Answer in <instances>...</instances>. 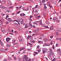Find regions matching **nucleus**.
I'll list each match as a JSON object with an SVG mask.
<instances>
[{
  "instance_id": "obj_56",
  "label": "nucleus",
  "mask_w": 61,
  "mask_h": 61,
  "mask_svg": "<svg viewBox=\"0 0 61 61\" xmlns=\"http://www.w3.org/2000/svg\"><path fill=\"white\" fill-rule=\"evenodd\" d=\"M2 8H3V9H4V8H5V7H4V6H2Z\"/></svg>"
},
{
  "instance_id": "obj_7",
  "label": "nucleus",
  "mask_w": 61,
  "mask_h": 61,
  "mask_svg": "<svg viewBox=\"0 0 61 61\" xmlns=\"http://www.w3.org/2000/svg\"><path fill=\"white\" fill-rule=\"evenodd\" d=\"M38 43L39 44H43V42L42 41H38Z\"/></svg>"
},
{
  "instance_id": "obj_4",
  "label": "nucleus",
  "mask_w": 61,
  "mask_h": 61,
  "mask_svg": "<svg viewBox=\"0 0 61 61\" xmlns=\"http://www.w3.org/2000/svg\"><path fill=\"white\" fill-rule=\"evenodd\" d=\"M7 20L9 22H12V21H13V20H12V19L10 18H8Z\"/></svg>"
},
{
  "instance_id": "obj_18",
  "label": "nucleus",
  "mask_w": 61,
  "mask_h": 61,
  "mask_svg": "<svg viewBox=\"0 0 61 61\" xmlns=\"http://www.w3.org/2000/svg\"><path fill=\"white\" fill-rule=\"evenodd\" d=\"M40 25H41L42 24V20L39 21Z\"/></svg>"
},
{
  "instance_id": "obj_27",
  "label": "nucleus",
  "mask_w": 61,
  "mask_h": 61,
  "mask_svg": "<svg viewBox=\"0 0 61 61\" xmlns=\"http://www.w3.org/2000/svg\"><path fill=\"white\" fill-rule=\"evenodd\" d=\"M44 27H45V28H49V27H48V26H45Z\"/></svg>"
},
{
  "instance_id": "obj_11",
  "label": "nucleus",
  "mask_w": 61,
  "mask_h": 61,
  "mask_svg": "<svg viewBox=\"0 0 61 61\" xmlns=\"http://www.w3.org/2000/svg\"><path fill=\"white\" fill-rule=\"evenodd\" d=\"M2 31L3 32V33H5V29L4 28H2L1 29Z\"/></svg>"
},
{
  "instance_id": "obj_64",
  "label": "nucleus",
  "mask_w": 61,
  "mask_h": 61,
  "mask_svg": "<svg viewBox=\"0 0 61 61\" xmlns=\"http://www.w3.org/2000/svg\"><path fill=\"white\" fill-rule=\"evenodd\" d=\"M59 55H60V56H61V51L59 53Z\"/></svg>"
},
{
  "instance_id": "obj_1",
  "label": "nucleus",
  "mask_w": 61,
  "mask_h": 61,
  "mask_svg": "<svg viewBox=\"0 0 61 61\" xmlns=\"http://www.w3.org/2000/svg\"><path fill=\"white\" fill-rule=\"evenodd\" d=\"M11 39V38H10L9 37H7L6 38V40L7 42H9V41H10Z\"/></svg>"
},
{
  "instance_id": "obj_25",
  "label": "nucleus",
  "mask_w": 61,
  "mask_h": 61,
  "mask_svg": "<svg viewBox=\"0 0 61 61\" xmlns=\"http://www.w3.org/2000/svg\"><path fill=\"white\" fill-rule=\"evenodd\" d=\"M24 23V21L23 20H22L20 22V23L21 24H23Z\"/></svg>"
},
{
  "instance_id": "obj_54",
  "label": "nucleus",
  "mask_w": 61,
  "mask_h": 61,
  "mask_svg": "<svg viewBox=\"0 0 61 61\" xmlns=\"http://www.w3.org/2000/svg\"><path fill=\"white\" fill-rule=\"evenodd\" d=\"M43 54H45V53H46V51H43Z\"/></svg>"
},
{
  "instance_id": "obj_63",
  "label": "nucleus",
  "mask_w": 61,
  "mask_h": 61,
  "mask_svg": "<svg viewBox=\"0 0 61 61\" xmlns=\"http://www.w3.org/2000/svg\"><path fill=\"white\" fill-rule=\"evenodd\" d=\"M6 24H8V23H9V22H8V21H7L6 22Z\"/></svg>"
},
{
  "instance_id": "obj_50",
  "label": "nucleus",
  "mask_w": 61,
  "mask_h": 61,
  "mask_svg": "<svg viewBox=\"0 0 61 61\" xmlns=\"http://www.w3.org/2000/svg\"><path fill=\"white\" fill-rule=\"evenodd\" d=\"M42 26V27H44V26H45V25H44L43 24H42L41 25Z\"/></svg>"
},
{
  "instance_id": "obj_30",
  "label": "nucleus",
  "mask_w": 61,
  "mask_h": 61,
  "mask_svg": "<svg viewBox=\"0 0 61 61\" xmlns=\"http://www.w3.org/2000/svg\"><path fill=\"white\" fill-rule=\"evenodd\" d=\"M47 7H46V6H44V9H45V10H46V8Z\"/></svg>"
},
{
  "instance_id": "obj_43",
  "label": "nucleus",
  "mask_w": 61,
  "mask_h": 61,
  "mask_svg": "<svg viewBox=\"0 0 61 61\" xmlns=\"http://www.w3.org/2000/svg\"><path fill=\"white\" fill-rule=\"evenodd\" d=\"M38 7V5H36L35 7V8H37Z\"/></svg>"
},
{
  "instance_id": "obj_35",
  "label": "nucleus",
  "mask_w": 61,
  "mask_h": 61,
  "mask_svg": "<svg viewBox=\"0 0 61 61\" xmlns=\"http://www.w3.org/2000/svg\"><path fill=\"white\" fill-rule=\"evenodd\" d=\"M38 22H39V21H36L35 22V23H34V24H37V23H38Z\"/></svg>"
},
{
  "instance_id": "obj_62",
  "label": "nucleus",
  "mask_w": 61,
  "mask_h": 61,
  "mask_svg": "<svg viewBox=\"0 0 61 61\" xmlns=\"http://www.w3.org/2000/svg\"><path fill=\"white\" fill-rule=\"evenodd\" d=\"M14 27H15V28H16L17 27V26L16 25H14Z\"/></svg>"
},
{
  "instance_id": "obj_31",
  "label": "nucleus",
  "mask_w": 61,
  "mask_h": 61,
  "mask_svg": "<svg viewBox=\"0 0 61 61\" xmlns=\"http://www.w3.org/2000/svg\"><path fill=\"white\" fill-rule=\"evenodd\" d=\"M27 51H31V49H27Z\"/></svg>"
},
{
  "instance_id": "obj_12",
  "label": "nucleus",
  "mask_w": 61,
  "mask_h": 61,
  "mask_svg": "<svg viewBox=\"0 0 61 61\" xmlns=\"http://www.w3.org/2000/svg\"><path fill=\"white\" fill-rule=\"evenodd\" d=\"M50 52L52 54L53 53V51H52V49L51 48H50Z\"/></svg>"
},
{
  "instance_id": "obj_60",
  "label": "nucleus",
  "mask_w": 61,
  "mask_h": 61,
  "mask_svg": "<svg viewBox=\"0 0 61 61\" xmlns=\"http://www.w3.org/2000/svg\"><path fill=\"white\" fill-rule=\"evenodd\" d=\"M7 60V59H4L3 60V61H6Z\"/></svg>"
},
{
  "instance_id": "obj_57",
  "label": "nucleus",
  "mask_w": 61,
  "mask_h": 61,
  "mask_svg": "<svg viewBox=\"0 0 61 61\" xmlns=\"http://www.w3.org/2000/svg\"><path fill=\"white\" fill-rule=\"evenodd\" d=\"M9 34H10V35H13V33H12L11 32Z\"/></svg>"
},
{
  "instance_id": "obj_28",
  "label": "nucleus",
  "mask_w": 61,
  "mask_h": 61,
  "mask_svg": "<svg viewBox=\"0 0 61 61\" xmlns=\"http://www.w3.org/2000/svg\"><path fill=\"white\" fill-rule=\"evenodd\" d=\"M21 60V58H18V61H20V60Z\"/></svg>"
},
{
  "instance_id": "obj_26",
  "label": "nucleus",
  "mask_w": 61,
  "mask_h": 61,
  "mask_svg": "<svg viewBox=\"0 0 61 61\" xmlns=\"http://www.w3.org/2000/svg\"><path fill=\"white\" fill-rule=\"evenodd\" d=\"M15 21H16V22H20V20H14Z\"/></svg>"
},
{
  "instance_id": "obj_29",
  "label": "nucleus",
  "mask_w": 61,
  "mask_h": 61,
  "mask_svg": "<svg viewBox=\"0 0 61 61\" xmlns=\"http://www.w3.org/2000/svg\"><path fill=\"white\" fill-rule=\"evenodd\" d=\"M14 7L13 6H11L9 8V9H13Z\"/></svg>"
},
{
  "instance_id": "obj_52",
  "label": "nucleus",
  "mask_w": 61,
  "mask_h": 61,
  "mask_svg": "<svg viewBox=\"0 0 61 61\" xmlns=\"http://www.w3.org/2000/svg\"><path fill=\"white\" fill-rule=\"evenodd\" d=\"M44 59H46L47 60H48V59H47V58L46 57H44Z\"/></svg>"
},
{
  "instance_id": "obj_55",
  "label": "nucleus",
  "mask_w": 61,
  "mask_h": 61,
  "mask_svg": "<svg viewBox=\"0 0 61 61\" xmlns=\"http://www.w3.org/2000/svg\"><path fill=\"white\" fill-rule=\"evenodd\" d=\"M30 18H32V17H33V16H32V15H30Z\"/></svg>"
},
{
  "instance_id": "obj_37",
  "label": "nucleus",
  "mask_w": 61,
  "mask_h": 61,
  "mask_svg": "<svg viewBox=\"0 0 61 61\" xmlns=\"http://www.w3.org/2000/svg\"><path fill=\"white\" fill-rule=\"evenodd\" d=\"M26 55H25L23 57V58H26Z\"/></svg>"
},
{
  "instance_id": "obj_41",
  "label": "nucleus",
  "mask_w": 61,
  "mask_h": 61,
  "mask_svg": "<svg viewBox=\"0 0 61 61\" xmlns=\"http://www.w3.org/2000/svg\"><path fill=\"white\" fill-rule=\"evenodd\" d=\"M19 41L20 42V43L21 42H22V39H20Z\"/></svg>"
},
{
  "instance_id": "obj_15",
  "label": "nucleus",
  "mask_w": 61,
  "mask_h": 61,
  "mask_svg": "<svg viewBox=\"0 0 61 61\" xmlns=\"http://www.w3.org/2000/svg\"><path fill=\"white\" fill-rule=\"evenodd\" d=\"M56 17H54V18H53V21L54 22H55L56 21Z\"/></svg>"
},
{
  "instance_id": "obj_36",
  "label": "nucleus",
  "mask_w": 61,
  "mask_h": 61,
  "mask_svg": "<svg viewBox=\"0 0 61 61\" xmlns=\"http://www.w3.org/2000/svg\"><path fill=\"white\" fill-rule=\"evenodd\" d=\"M60 51V49H58L57 50V52H59Z\"/></svg>"
},
{
  "instance_id": "obj_22",
  "label": "nucleus",
  "mask_w": 61,
  "mask_h": 61,
  "mask_svg": "<svg viewBox=\"0 0 61 61\" xmlns=\"http://www.w3.org/2000/svg\"><path fill=\"white\" fill-rule=\"evenodd\" d=\"M1 3L2 5H5V1H3L1 2Z\"/></svg>"
},
{
  "instance_id": "obj_10",
  "label": "nucleus",
  "mask_w": 61,
  "mask_h": 61,
  "mask_svg": "<svg viewBox=\"0 0 61 61\" xmlns=\"http://www.w3.org/2000/svg\"><path fill=\"white\" fill-rule=\"evenodd\" d=\"M54 29V27L53 26H51L50 29L51 30H52Z\"/></svg>"
},
{
  "instance_id": "obj_59",
  "label": "nucleus",
  "mask_w": 61,
  "mask_h": 61,
  "mask_svg": "<svg viewBox=\"0 0 61 61\" xmlns=\"http://www.w3.org/2000/svg\"><path fill=\"white\" fill-rule=\"evenodd\" d=\"M50 44H47V46H50Z\"/></svg>"
},
{
  "instance_id": "obj_17",
  "label": "nucleus",
  "mask_w": 61,
  "mask_h": 61,
  "mask_svg": "<svg viewBox=\"0 0 61 61\" xmlns=\"http://www.w3.org/2000/svg\"><path fill=\"white\" fill-rule=\"evenodd\" d=\"M0 51L1 52H5V51L4 50V49H0Z\"/></svg>"
},
{
  "instance_id": "obj_14",
  "label": "nucleus",
  "mask_w": 61,
  "mask_h": 61,
  "mask_svg": "<svg viewBox=\"0 0 61 61\" xmlns=\"http://www.w3.org/2000/svg\"><path fill=\"white\" fill-rule=\"evenodd\" d=\"M20 16H22V15H23V16H25V14L24 13H23V14L21 13L20 14Z\"/></svg>"
},
{
  "instance_id": "obj_23",
  "label": "nucleus",
  "mask_w": 61,
  "mask_h": 61,
  "mask_svg": "<svg viewBox=\"0 0 61 61\" xmlns=\"http://www.w3.org/2000/svg\"><path fill=\"white\" fill-rule=\"evenodd\" d=\"M24 10L25 11H28V10H29V8L28 7H27V9H24Z\"/></svg>"
},
{
  "instance_id": "obj_48",
  "label": "nucleus",
  "mask_w": 61,
  "mask_h": 61,
  "mask_svg": "<svg viewBox=\"0 0 61 61\" xmlns=\"http://www.w3.org/2000/svg\"><path fill=\"white\" fill-rule=\"evenodd\" d=\"M52 61H56V59L54 58L52 60Z\"/></svg>"
},
{
  "instance_id": "obj_38",
  "label": "nucleus",
  "mask_w": 61,
  "mask_h": 61,
  "mask_svg": "<svg viewBox=\"0 0 61 61\" xmlns=\"http://www.w3.org/2000/svg\"><path fill=\"white\" fill-rule=\"evenodd\" d=\"M8 3L9 4H11V1H8Z\"/></svg>"
},
{
  "instance_id": "obj_39",
  "label": "nucleus",
  "mask_w": 61,
  "mask_h": 61,
  "mask_svg": "<svg viewBox=\"0 0 61 61\" xmlns=\"http://www.w3.org/2000/svg\"><path fill=\"white\" fill-rule=\"evenodd\" d=\"M45 0H43L42 1V3H45Z\"/></svg>"
},
{
  "instance_id": "obj_2",
  "label": "nucleus",
  "mask_w": 61,
  "mask_h": 61,
  "mask_svg": "<svg viewBox=\"0 0 61 61\" xmlns=\"http://www.w3.org/2000/svg\"><path fill=\"white\" fill-rule=\"evenodd\" d=\"M30 38L31 39H32L33 38H32V37L31 36H30L29 35L28 36L27 38V40H28L29 39V38Z\"/></svg>"
},
{
  "instance_id": "obj_34",
  "label": "nucleus",
  "mask_w": 61,
  "mask_h": 61,
  "mask_svg": "<svg viewBox=\"0 0 61 61\" xmlns=\"http://www.w3.org/2000/svg\"><path fill=\"white\" fill-rule=\"evenodd\" d=\"M56 35L57 36H58V35H59V33L57 32H56Z\"/></svg>"
},
{
  "instance_id": "obj_47",
  "label": "nucleus",
  "mask_w": 61,
  "mask_h": 61,
  "mask_svg": "<svg viewBox=\"0 0 61 61\" xmlns=\"http://www.w3.org/2000/svg\"><path fill=\"white\" fill-rule=\"evenodd\" d=\"M48 41V39H46L45 40V41L46 42H47V41Z\"/></svg>"
},
{
  "instance_id": "obj_32",
  "label": "nucleus",
  "mask_w": 61,
  "mask_h": 61,
  "mask_svg": "<svg viewBox=\"0 0 61 61\" xmlns=\"http://www.w3.org/2000/svg\"><path fill=\"white\" fill-rule=\"evenodd\" d=\"M35 13H37L38 12V11H37V10L36 9L35 11Z\"/></svg>"
},
{
  "instance_id": "obj_49",
  "label": "nucleus",
  "mask_w": 61,
  "mask_h": 61,
  "mask_svg": "<svg viewBox=\"0 0 61 61\" xmlns=\"http://www.w3.org/2000/svg\"><path fill=\"white\" fill-rule=\"evenodd\" d=\"M46 22L47 24H49V22H48V21H46Z\"/></svg>"
},
{
  "instance_id": "obj_16",
  "label": "nucleus",
  "mask_w": 61,
  "mask_h": 61,
  "mask_svg": "<svg viewBox=\"0 0 61 61\" xmlns=\"http://www.w3.org/2000/svg\"><path fill=\"white\" fill-rule=\"evenodd\" d=\"M56 40H60V41H61V38H56Z\"/></svg>"
},
{
  "instance_id": "obj_33",
  "label": "nucleus",
  "mask_w": 61,
  "mask_h": 61,
  "mask_svg": "<svg viewBox=\"0 0 61 61\" xmlns=\"http://www.w3.org/2000/svg\"><path fill=\"white\" fill-rule=\"evenodd\" d=\"M15 39L13 40H12V42L13 43H14L15 42Z\"/></svg>"
},
{
  "instance_id": "obj_5",
  "label": "nucleus",
  "mask_w": 61,
  "mask_h": 61,
  "mask_svg": "<svg viewBox=\"0 0 61 61\" xmlns=\"http://www.w3.org/2000/svg\"><path fill=\"white\" fill-rule=\"evenodd\" d=\"M25 49V47H22V48H20V51H21L22 50H24Z\"/></svg>"
},
{
  "instance_id": "obj_61",
  "label": "nucleus",
  "mask_w": 61,
  "mask_h": 61,
  "mask_svg": "<svg viewBox=\"0 0 61 61\" xmlns=\"http://www.w3.org/2000/svg\"><path fill=\"white\" fill-rule=\"evenodd\" d=\"M30 26H31V27H33V25L31 24L30 25Z\"/></svg>"
},
{
  "instance_id": "obj_24",
  "label": "nucleus",
  "mask_w": 61,
  "mask_h": 61,
  "mask_svg": "<svg viewBox=\"0 0 61 61\" xmlns=\"http://www.w3.org/2000/svg\"><path fill=\"white\" fill-rule=\"evenodd\" d=\"M47 5L48 6V5H50V2H48V3L47 4Z\"/></svg>"
},
{
  "instance_id": "obj_13",
  "label": "nucleus",
  "mask_w": 61,
  "mask_h": 61,
  "mask_svg": "<svg viewBox=\"0 0 61 61\" xmlns=\"http://www.w3.org/2000/svg\"><path fill=\"white\" fill-rule=\"evenodd\" d=\"M39 31V29L38 28L35 30V32H38V31Z\"/></svg>"
},
{
  "instance_id": "obj_6",
  "label": "nucleus",
  "mask_w": 61,
  "mask_h": 61,
  "mask_svg": "<svg viewBox=\"0 0 61 61\" xmlns=\"http://www.w3.org/2000/svg\"><path fill=\"white\" fill-rule=\"evenodd\" d=\"M28 25H27V24H26L25 25V26L24 27V28L25 29H27V28H28Z\"/></svg>"
},
{
  "instance_id": "obj_19",
  "label": "nucleus",
  "mask_w": 61,
  "mask_h": 61,
  "mask_svg": "<svg viewBox=\"0 0 61 61\" xmlns=\"http://www.w3.org/2000/svg\"><path fill=\"white\" fill-rule=\"evenodd\" d=\"M57 31H61V29L59 28H57Z\"/></svg>"
},
{
  "instance_id": "obj_42",
  "label": "nucleus",
  "mask_w": 61,
  "mask_h": 61,
  "mask_svg": "<svg viewBox=\"0 0 61 61\" xmlns=\"http://www.w3.org/2000/svg\"><path fill=\"white\" fill-rule=\"evenodd\" d=\"M0 44L1 46H4V44H3L1 42Z\"/></svg>"
},
{
  "instance_id": "obj_44",
  "label": "nucleus",
  "mask_w": 61,
  "mask_h": 61,
  "mask_svg": "<svg viewBox=\"0 0 61 61\" xmlns=\"http://www.w3.org/2000/svg\"><path fill=\"white\" fill-rule=\"evenodd\" d=\"M28 59V57H26L25 59V60H27Z\"/></svg>"
},
{
  "instance_id": "obj_9",
  "label": "nucleus",
  "mask_w": 61,
  "mask_h": 61,
  "mask_svg": "<svg viewBox=\"0 0 61 61\" xmlns=\"http://www.w3.org/2000/svg\"><path fill=\"white\" fill-rule=\"evenodd\" d=\"M43 36L41 35L40 36V40L42 39L43 38Z\"/></svg>"
},
{
  "instance_id": "obj_3",
  "label": "nucleus",
  "mask_w": 61,
  "mask_h": 61,
  "mask_svg": "<svg viewBox=\"0 0 61 61\" xmlns=\"http://www.w3.org/2000/svg\"><path fill=\"white\" fill-rule=\"evenodd\" d=\"M52 55V53H50L49 55L48 56V57H49V58H51Z\"/></svg>"
},
{
  "instance_id": "obj_51",
  "label": "nucleus",
  "mask_w": 61,
  "mask_h": 61,
  "mask_svg": "<svg viewBox=\"0 0 61 61\" xmlns=\"http://www.w3.org/2000/svg\"><path fill=\"white\" fill-rule=\"evenodd\" d=\"M43 15L44 16V17H46V14H45V13H43Z\"/></svg>"
},
{
  "instance_id": "obj_58",
  "label": "nucleus",
  "mask_w": 61,
  "mask_h": 61,
  "mask_svg": "<svg viewBox=\"0 0 61 61\" xmlns=\"http://www.w3.org/2000/svg\"><path fill=\"white\" fill-rule=\"evenodd\" d=\"M40 51H41V50L39 49V50H38V52L39 53H40Z\"/></svg>"
},
{
  "instance_id": "obj_40",
  "label": "nucleus",
  "mask_w": 61,
  "mask_h": 61,
  "mask_svg": "<svg viewBox=\"0 0 61 61\" xmlns=\"http://www.w3.org/2000/svg\"><path fill=\"white\" fill-rule=\"evenodd\" d=\"M56 22H59V20L58 19H57L56 20Z\"/></svg>"
},
{
  "instance_id": "obj_21",
  "label": "nucleus",
  "mask_w": 61,
  "mask_h": 61,
  "mask_svg": "<svg viewBox=\"0 0 61 61\" xmlns=\"http://www.w3.org/2000/svg\"><path fill=\"white\" fill-rule=\"evenodd\" d=\"M43 46H47V44L46 43H44L43 45Z\"/></svg>"
},
{
  "instance_id": "obj_20",
  "label": "nucleus",
  "mask_w": 61,
  "mask_h": 61,
  "mask_svg": "<svg viewBox=\"0 0 61 61\" xmlns=\"http://www.w3.org/2000/svg\"><path fill=\"white\" fill-rule=\"evenodd\" d=\"M5 10H6L7 12H8V13H9V12H10V10H9L7 9H6Z\"/></svg>"
},
{
  "instance_id": "obj_46",
  "label": "nucleus",
  "mask_w": 61,
  "mask_h": 61,
  "mask_svg": "<svg viewBox=\"0 0 61 61\" xmlns=\"http://www.w3.org/2000/svg\"><path fill=\"white\" fill-rule=\"evenodd\" d=\"M20 12V11H18V12H17V13H16V14H19Z\"/></svg>"
},
{
  "instance_id": "obj_8",
  "label": "nucleus",
  "mask_w": 61,
  "mask_h": 61,
  "mask_svg": "<svg viewBox=\"0 0 61 61\" xmlns=\"http://www.w3.org/2000/svg\"><path fill=\"white\" fill-rule=\"evenodd\" d=\"M42 50L43 51H46L47 50V48H43L42 49Z\"/></svg>"
},
{
  "instance_id": "obj_45",
  "label": "nucleus",
  "mask_w": 61,
  "mask_h": 61,
  "mask_svg": "<svg viewBox=\"0 0 61 61\" xmlns=\"http://www.w3.org/2000/svg\"><path fill=\"white\" fill-rule=\"evenodd\" d=\"M20 51H18L17 52V54H20Z\"/></svg>"
},
{
  "instance_id": "obj_53",
  "label": "nucleus",
  "mask_w": 61,
  "mask_h": 61,
  "mask_svg": "<svg viewBox=\"0 0 61 61\" xmlns=\"http://www.w3.org/2000/svg\"><path fill=\"white\" fill-rule=\"evenodd\" d=\"M6 46H7V47H10V45H7Z\"/></svg>"
}]
</instances>
